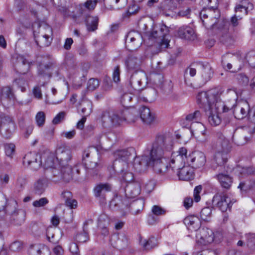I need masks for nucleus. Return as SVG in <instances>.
I'll list each match as a JSON object with an SVG mask.
<instances>
[{
    "instance_id": "nucleus-1",
    "label": "nucleus",
    "mask_w": 255,
    "mask_h": 255,
    "mask_svg": "<svg viewBox=\"0 0 255 255\" xmlns=\"http://www.w3.org/2000/svg\"><path fill=\"white\" fill-rule=\"evenodd\" d=\"M171 138L165 134L157 135L151 147L146 150L135 161V168L139 172L151 166L157 173H165L168 165L165 158L168 157L172 149Z\"/></svg>"
},
{
    "instance_id": "nucleus-17",
    "label": "nucleus",
    "mask_w": 255,
    "mask_h": 255,
    "mask_svg": "<svg viewBox=\"0 0 255 255\" xmlns=\"http://www.w3.org/2000/svg\"><path fill=\"white\" fill-rule=\"evenodd\" d=\"M27 11L29 14L35 20L42 19L47 10L45 7L37 3H32L28 5Z\"/></svg>"
},
{
    "instance_id": "nucleus-47",
    "label": "nucleus",
    "mask_w": 255,
    "mask_h": 255,
    "mask_svg": "<svg viewBox=\"0 0 255 255\" xmlns=\"http://www.w3.org/2000/svg\"><path fill=\"white\" fill-rule=\"evenodd\" d=\"M61 172L64 180L66 182H69L72 178V168L71 166L69 164L65 166H61Z\"/></svg>"
},
{
    "instance_id": "nucleus-34",
    "label": "nucleus",
    "mask_w": 255,
    "mask_h": 255,
    "mask_svg": "<svg viewBox=\"0 0 255 255\" xmlns=\"http://www.w3.org/2000/svg\"><path fill=\"white\" fill-rule=\"evenodd\" d=\"M254 8L253 4L250 0H237L235 11H244L245 13L252 10Z\"/></svg>"
},
{
    "instance_id": "nucleus-9",
    "label": "nucleus",
    "mask_w": 255,
    "mask_h": 255,
    "mask_svg": "<svg viewBox=\"0 0 255 255\" xmlns=\"http://www.w3.org/2000/svg\"><path fill=\"white\" fill-rule=\"evenodd\" d=\"M116 156L117 158L114 163V168H118L123 166V164L124 162L128 163V161L131 158L134 159V167H135V159L139 157L135 156L134 149L132 148L117 151L116 153Z\"/></svg>"
},
{
    "instance_id": "nucleus-53",
    "label": "nucleus",
    "mask_w": 255,
    "mask_h": 255,
    "mask_svg": "<svg viewBox=\"0 0 255 255\" xmlns=\"http://www.w3.org/2000/svg\"><path fill=\"white\" fill-rule=\"evenodd\" d=\"M164 10H173L177 7V4L173 0H165L163 1L161 6Z\"/></svg>"
},
{
    "instance_id": "nucleus-62",
    "label": "nucleus",
    "mask_w": 255,
    "mask_h": 255,
    "mask_svg": "<svg viewBox=\"0 0 255 255\" xmlns=\"http://www.w3.org/2000/svg\"><path fill=\"white\" fill-rule=\"evenodd\" d=\"M26 178L23 176H19L17 178L16 182V188L18 191H20L23 190L26 184Z\"/></svg>"
},
{
    "instance_id": "nucleus-10",
    "label": "nucleus",
    "mask_w": 255,
    "mask_h": 255,
    "mask_svg": "<svg viewBox=\"0 0 255 255\" xmlns=\"http://www.w3.org/2000/svg\"><path fill=\"white\" fill-rule=\"evenodd\" d=\"M147 83L146 75L142 71H136L131 75L129 81L130 87L137 92L143 90Z\"/></svg>"
},
{
    "instance_id": "nucleus-61",
    "label": "nucleus",
    "mask_w": 255,
    "mask_h": 255,
    "mask_svg": "<svg viewBox=\"0 0 255 255\" xmlns=\"http://www.w3.org/2000/svg\"><path fill=\"white\" fill-rule=\"evenodd\" d=\"M36 121L39 127L43 126L45 120V116L43 112H39L36 116Z\"/></svg>"
},
{
    "instance_id": "nucleus-5",
    "label": "nucleus",
    "mask_w": 255,
    "mask_h": 255,
    "mask_svg": "<svg viewBox=\"0 0 255 255\" xmlns=\"http://www.w3.org/2000/svg\"><path fill=\"white\" fill-rule=\"evenodd\" d=\"M103 124L105 127L116 128L120 126L124 121L134 122L130 118L128 110L105 112L102 117Z\"/></svg>"
},
{
    "instance_id": "nucleus-43",
    "label": "nucleus",
    "mask_w": 255,
    "mask_h": 255,
    "mask_svg": "<svg viewBox=\"0 0 255 255\" xmlns=\"http://www.w3.org/2000/svg\"><path fill=\"white\" fill-rule=\"evenodd\" d=\"M234 171L239 177H246L254 173V170L252 167H244L239 165L237 166L235 168H234Z\"/></svg>"
},
{
    "instance_id": "nucleus-28",
    "label": "nucleus",
    "mask_w": 255,
    "mask_h": 255,
    "mask_svg": "<svg viewBox=\"0 0 255 255\" xmlns=\"http://www.w3.org/2000/svg\"><path fill=\"white\" fill-rule=\"evenodd\" d=\"M200 235H197V238L201 244L206 245L214 241L213 232L208 229H202L199 230Z\"/></svg>"
},
{
    "instance_id": "nucleus-16",
    "label": "nucleus",
    "mask_w": 255,
    "mask_h": 255,
    "mask_svg": "<svg viewBox=\"0 0 255 255\" xmlns=\"http://www.w3.org/2000/svg\"><path fill=\"white\" fill-rule=\"evenodd\" d=\"M197 68L201 84H204L211 80L213 75V71L209 63H199L197 64Z\"/></svg>"
},
{
    "instance_id": "nucleus-45",
    "label": "nucleus",
    "mask_w": 255,
    "mask_h": 255,
    "mask_svg": "<svg viewBox=\"0 0 255 255\" xmlns=\"http://www.w3.org/2000/svg\"><path fill=\"white\" fill-rule=\"evenodd\" d=\"M202 114L199 110H196L193 113L188 114L185 118V120L188 122H195L198 124L201 120Z\"/></svg>"
},
{
    "instance_id": "nucleus-36",
    "label": "nucleus",
    "mask_w": 255,
    "mask_h": 255,
    "mask_svg": "<svg viewBox=\"0 0 255 255\" xmlns=\"http://www.w3.org/2000/svg\"><path fill=\"white\" fill-rule=\"evenodd\" d=\"M37 155L34 152H29L23 158V162L27 163L33 170H36L40 167V163L37 161Z\"/></svg>"
},
{
    "instance_id": "nucleus-2",
    "label": "nucleus",
    "mask_w": 255,
    "mask_h": 255,
    "mask_svg": "<svg viewBox=\"0 0 255 255\" xmlns=\"http://www.w3.org/2000/svg\"><path fill=\"white\" fill-rule=\"evenodd\" d=\"M223 93L222 88H215L207 92H199L197 96V103L205 109L208 121L212 126L216 127L221 123V111L228 112L226 109V106L220 99V96Z\"/></svg>"
},
{
    "instance_id": "nucleus-57",
    "label": "nucleus",
    "mask_w": 255,
    "mask_h": 255,
    "mask_svg": "<svg viewBox=\"0 0 255 255\" xmlns=\"http://www.w3.org/2000/svg\"><path fill=\"white\" fill-rule=\"evenodd\" d=\"M100 82L98 79L91 78L87 83V89L89 91H94L99 86Z\"/></svg>"
},
{
    "instance_id": "nucleus-27",
    "label": "nucleus",
    "mask_w": 255,
    "mask_h": 255,
    "mask_svg": "<svg viewBox=\"0 0 255 255\" xmlns=\"http://www.w3.org/2000/svg\"><path fill=\"white\" fill-rule=\"evenodd\" d=\"M111 190L110 185L108 183H100L97 185L94 188L95 196L100 200L104 201L105 200L106 193Z\"/></svg>"
},
{
    "instance_id": "nucleus-22",
    "label": "nucleus",
    "mask_w": 255,
    "mask_h": 255,
    "mask_svg": "<svg viewBox=\"0 0 255 255\" xmlns=\"http://www.w3.org/2000/svg\"><path fill=\"white\" fill-rule=\"evenodd\" d=\"M217 141L215 148L216 151L229 153L231 145L230 141L221 132L217 133Z\"/></svg>"
},
{
    "instance_id": "nucleus-50",
    "label": "nucleus",
    "mask_w": 255,
    "mask_h": 255,
    "mask_svg": "<svg viewBox=\"0 0 255 255\" xmlns=\"http://www.w3.org/2000/svg\"><path fill=\"white\" fill-rule=\"evenodd\" d=\"M233 138L236 144L243 145L248 142L249 138L245 135L244 132H243L239 135H234Z\"/></svg>"
},
{
    "instance_id": "nucleus-26",
    "label": "nucleus",
    "mask_w": 255,
    "mask_h": 255,
    "mask_svg": "<svg viewBox=\"0 0 255 255\" xmlns=\"http://www.w3.org/2000/svg\"><path fill=\"white\" fill-rule=\"evenodd\" d=\"M115 170L119 173L121 178L124 181L129 183L133 180L134 175L133 173L129 171L128 163L124 162L123 166L115 168Z\"/></svg>"
},
{
    "instance_id": "nucleus-48",
    "label": "nucleus",
    "mask_w": 255,
    "mask_h": 255,
    "mask_svg": "<svg viewBox=\"0 0 255 255\" xmlns=\"http://www.w3.org/2000/svg\"><path fill=\"white\" fill-rule=\"evenodd\" d=\"M88 222L84 223L83 226V233L79 234L76 236V240L80 243H84L89 240V236L87 232V226L88 225Z\"/></svg>"
},
{
    "instance_id": "nucleus-32",
    "label": "nucleus",
    "mask_w": 255,
    "mask_h": 255,
    "mask_svg": "<svg viewBox=\"0 0 255 255\" xmlns=\"http://www.w3.org/2000/svg\"><path fill=\"white\" fill-rule=\"evenodd\" d=\"M178 36L182 39L193 40L196 37L194 29L188 26H182L177 31Z\"/></svg>"
},
{
    "instance_id": "nucleus-15",
    "label": "nucleus",
    "mask_w": 255,
    "mask_h": 255,
    "mask_svg": "<svg viewBox=\"0 0 255 255\" xmlns=\"http://www.w3.org/2000/svg\"><path fill=\"white\" fill-rule=\"evenodd\" d=\"M171 164H175V165L172 166L171 164L170 168H171L172 170H174L175 169L179 170L177 171V175L180 180L188 181L193 178L194 172L191 167L190 166H183L181 168H180V165H182L180 163L178 164H177L176 162L172 163V160H171Z\"/></svg>"
},
{
    "instance_id": "nucleus-41",
    "label": "nucleus",
    "mask_w": 255,
    "mask_h": 255,
    "mask_svg": "<svg viewBox=\"0 0 255 255\" xmlns=\"http://www.w3.org/2000/svg\"><path fill=\"white\" fill-rule=\"evenodd\" d=\"M89 68V64L88 63H84L82 64L80 67H75L74 68H71L70 70V73L71 74L77 76L78 75H80V72H81V75L82 76H85V75L87 74Z\"/></svg>"
},
{
    "instance_id": "nucleus-25",
    "label": "nucleus",
    "mask_w": 255,
    "mask_h": 255,
    "mask_svg": "<svg viewBox=\"0 0 255 255\" xmlns=\"http://www.w3.org/2000/svg\"><path fill=\"white\" fill-rule=\"evenodd\" d=\"M37 28H39V30L37 31L35 29V25L33 26V33L35 35V33H41V35L42 37L43 40H45V42L43 44V46H48L50 43V41L49 40L50 34H52V29L48 25L45 24L40 25L37 24Z\"/></svg>"
},
{
    "instance_id": "nucleus-20",
    "label": "nucleus",
    "mask_w": 255,
    "mask_h": 255,
    "mask_svg": "<svg viewBox=\"0 0 255 255\" xmlns=\"http://www.w3.org/2000/svg\"><path fill=\"white\" fill-rule=\"evenodd\" d=\"M13 59H15L14 67L17 72L24 74L28 72L30 68V63L23 56L16 55L13 57Z\"/></svg>"
},
{
    "instance_id": "nucleus-49",
    "label": "nucleus",
    "mask_w": 255,
    "mask_h": 255,
    "mask_svg": "<svg viewBox=\"0 0 255 255\" xmlns=\"http://www.w3.org/2000/svg\"><path fill=\"white\" fill-rule=\"evenodd\" d=\"M235 58V57L234 55L230 53H227L223 57L222 60V65L227 70L231 69L232 65L229 62V61H232Z\"/></svg>"
},
{
    "instance_id": "nucleus-51",
    "label": "nucleus",
    "mask_w": 255,
    "mask_h": 255,
    "mask_svg": "<svg viewBox=\"0 0 255 255\" xmlns=\"http://www.w3.org/2000/svg\"><path fill=\"white\" fill-rule=\"evenodd\" d=\"M141 245L144 250L148 251L157 246V241L155 238L152 237L147 241H144Z\"/></svg>"
},
{
    "instance_id": "nucleus-59",
    "label": "nucleus",
    "mask_w": 255,
    "mask_h": 255,
    "mask_svg": "<svg viewBox=\"0 0 255 255\" xmlns=\"http://www.w3.org/2000/svg\"><path fill=\"white\" fill-rule=\"evenodd\" d=\"M105 219V216H101L100 217V218L98 220V227L101 229V234L104 236V237L108 236L109 234V232L108 229L102 225L101 220Z\"/></svg>"
},
{
    "instance_id": "nucleus-39",
    "label": "nucleus",
    "mask_w": 255,
    "mask_h": 255,
    "mask_svg": "<svg viewBox=\"0 0 255 255\" xmlns=\"http://www.w3.org/2000/svg\"><path fill=\"white\" fill-rule=\"evenodd\" d=\"M139 113L140 118L144 123L150 124L153 121L154 116L148 108L145 106L141 107Z\"/></svg>"
},
{
    "instance_id": "nucleus-55",
    "label": "nucleus",
    "mask_w": 255,
    "mask_h": 255,
    "mask_svg": "<svg viewBox=\"0 0 255 255\" xmlns=\"http://www.w3.org/2000/svg\"><path fill=\"white\" fill-rule=\"evenodd\" d=\"M17 205V203L15 201H12L5 206V213H8L10 214H13L16 212Z\"/></svg>"
},
{
    "instance_id": "nucleus-19",
    "label": "nucleus",
    "mask_w": 255,
    "mask_h": 255,
    "mask_svg": "<svg viewBox=\"0 0 255 255\" xmlns=\"http://www.w3.org/2000/svg\"><path fill=\"white\" fill-rule=\"evenodd\" d=\"M150 80L153 85L164 91H166L167 90L170 91L172 87L171 81L165 82L164 77L161 74L153 73L151 74Z\"/></svg>"
},
{
    "instance_id": "nucleus-64",
    "label": "nucleus",
    "mask_w": 255,
    "mask_h": 255,
    "mask_svg": "<svg viewBox=\"0 0 255 255\" xmlns=\"http://www.w3.org/2000/svg\"><path fill=\"white\" fill-rule=\"evenodd\" d=\"M22 245L21 242L18 241L14 242L11 244L9 246L10 251L16 252L20 251L22 249Z\"/></svg>"
},
{
    "instance_id": "nucleus-4",
    "label": "nucleus",
    "mask_w": 255,
    "mask_h": 255,
    "mask_svg": "<svg viewBox=\"0 0 255 255\" xmlns=\"http://www.w3.org/2000/svg\"><path fill=\"white\" fill-rule=\"evenodd\" d=\"M169 32L168 27L164 24H154L149 31L146 32V36L149 39L155 40L159 51H161L167 48L169 45V40L166 38Z\"/></svg>"
},
{
    "instance_id": "nucleus-56",
    "label": "nucleus",
    "mask_w": 255,
    "mask_h": 255,
    "mask_svg": "<svg viewBox=\"0 0 255 255\" xmlns=\"http://www.w3.org/2000/svg\"><path fill=\"white\" fill-rule=\"evenodd\" d=\"M212 209L210 207H205L202 209L200 212V217L202 220L208 221L211 218Z\"/></svg>"
},
{
    "instance_id": "nucleus-46",
    "label": "nucleus",
    "mask_w": 255,
    "mask_h": 255,
    "mask_svg": "<svg viewBox=\"0 0 255 255\" xmlns=\"http://www.w3.org/2000/svg\"><path fill=\"white\" fill-rule=\"evenodd\" d=\"M81 112L86 117L90 115L92 111V104L90 101L83 100L82 104Z\"/></svg>"
},
{
    "instance_id": "nucleus-52",
    "label": "nucleus",
    "mask_w": 255,
    "mask_h": 255,
    "mask_svg": "<svg viewBox=\"0 0 255 255\" xmlns=\"http://www.w3.org/2000/svg\"><path fill=\"white\" fill-rule=\"evenodd\" d=\"M1 101L4 99H12L14 98V95L11 89L9 87H5L0 89Z\"/></svg>"
},
{
    "instance_id": "nucleus-30",
    "label": "nucleus",
    "mask_w": 255,
    "mask_h": 255,
    "mask_svg": "<svg viewBox=\"0 0 255 255\" xmlns=\"http://www.w3.org/2000/svg\"><path fill=\"white\" fill-rule=\"evenodd\" d=\"M140 191V185L139 183H131L125 188L126 196L128 198H134L139 195Z\"/></svg>"
},
{
    "instance_id": "nucleus-29",
    "label": "nucleus",
    "mask_w": 255,
    "mask_h": 255,
    "mask_svg": "<svg viewBox=\"0 0 255 255\" xmlns=\"http://www.w3.org/2000/svg\"><path fill=\"white\" fill-rule=\"evenodd\" d=\"M129 204L128 198H123L121 196L117 195L110 202V207L113 210H117L118 208L123 209L125 207H127Z\"/></svg>"
},
{
    "instance_id": "nucleus-24",
    "label": "nucleus",
    "mask_w": 255,
    "mask_h": 255,
    "mask_svg": "<svg viewBox=\"0 0 255 255\" xmlns=\"http://www.w3.org/2000/svg\"><path fill=\"white\" fill-rule=\"evenodd\" d=\"M230 170L228 168L225 169L224 171H218L219 173L216 175V177L220 182L221 186L226 189H229L231 187L233 183L232 178L229 175Z\"/></svg>"
},
{
    "instance_id": "nucleus-7",
    "label": "nucleus",
    "mask_w": 255,
    "mask_h": 255,
    "mask_svg": "<svg viewBox=\"0 0 255 255\" xmlns=\"http://www.w3.org/2000/svg\"><path fill=\"white\" fill-rule=\"evenodd\" d=\"M200 17L203 25L207 29L221 28L222 23L225 20L221 18L218 9L204 8L200 12Z\"/></svg>"
},
{
    "instance_id": "nucleus-37",
    "label": "nucleus",
    "mask_w": 255,
    "mask_h": 255,
    "mask_svg": "<svg viewBox=\"0 0 255 255\" xmlns=\"http://www.w3.org/2000/svg\"><path fill=\"white\" fill-rule=\"evenodd\" d=\"M222 24L223 25V28H222L220 32V40L222 42L226 43H230L233 41V38L231 33L229 32V23L228 21L225 20Z\"/></svg>"
},
{
    "instance_id": "nucleus-21",
    "label": "nucleus",
    "mask_w": 255,
    "mask_h": 255,
    "mask_svg": "<svg viewBox=\"0 0 255 255\" xmlns=\"http://www.w3.org/2000/svg\"><path fill=\"white\" fill-rule=\"evenodd\" d=\"M238 96L239 93L236 89H229L226 91L225 95V103H223L226 106V109L228 110V111L232 109L235 104L238 103L237 100Z\"/></svg>"
},
{
    "instance_id": "nucleus-3",
    "label": "nucleus",
    "mask_w": 255,
    "mask_h": 255,
    "mask_svg": "<svg viewBox=\"0 0 255 255\" xmlns=\"http://www.w3.org/2000/svg\"><path fill=\"white\" fill-rule=\"evenodd\" d=\"M187 150L185 147L180 148L178 151L172 154V163H180L181 164L187 162L193 168H199L204 166L206 158L204 153L201 151H195L187 156Z\"/></svg>"
},
{
    "instance_id": "nucleus-42",
    "label": "nucleus",
    "mask_w": 255,
    "mask_h": 255,
    "mask_svg": "<svg viewBox=\"0 0 255 255\" xmlns=\"http://www.w3.org/2000/svg\"><path fill=\"white\" fill-rule=\"evenodd\" d=\"M86 24L89 31H94L97 29L99 18L97 16H87L86 18Z\"/></svg>"
},
{
    "instance_id": "nucleus-12",
    "label": "nucleus",
    "mask_w": 255,
    "mask_h": 255,
    "mask_svg": "<svg viewBox=\"0 0 255 255\" xmlns=\"http://www.w3.org/2000/svg\"><path fill=\"white\" fill-rule=\"evenodd\" d=\"M142 42L141 35L137 31H131L128 33L126 38V45L129 50L139 47Z\"/></svg>"
},
{
    "instance_id": "nucleus-44",
    "label": "nucleus",
    "mask_w": 255,
    "mask_h": 255,
    "mask_svg": "<svg viewBox=\"0 0 255 255\" xmlns=\"http://www.w3.org/2000/svg\"><path fill=\"white\" fill-rule=\"evenodd\" d=\"M140 63V60L134 55L129 56L126 62L127 67L128 70H134L138 68Z\"/></svg>"
},
{
    "instance_id": "nucleus-8",
    "label": "nucleus",
    "mask_w": 255,
    "mask_h": 255,
    "mask_svg": "<svg viewBox=\"0 0 255 255\" xmlns=\"http://www.w3.org/2000/svg\"><path fill=\"white\" fill-rule=\"evenodd\" d=\"M99 155L97 151L93 147L85 150L83 154V160L88 176L97 175L100 164L98 163Z\"/></svg>"
},
{
    "instance_id": "nucleus-31",
    "label": "nucleus",
    "mask_w": 255,
    "mask_h": 255,
    "mask_svg": "<svg viewBox=\"0 0 255 255\" xmlns=\"http://www.w3.org/2000/svg\"><path fill=\"white\" fill-rule=\"evenodd\" d=\"M184 223L188 230L191 232L197 231L201 225L200 219L195 216H189L186 217L184 220Z\"/></svg>"
},
{
    "instance_id": "nucleus-33",
    "label": "nucleus",
    "mask_w": 255,
    "mask_h": 255,
    "mask_svg": "<svg viewBox=\"0 0 255 255\" xmlns=\"http://www.w3.org/2000/svg\"><path fill=\"white\" fill-rule=\"evenodd\" d=\"M138 98L139 100L143 102H152L153 101L156 95V92L154 89L149 88L145 91L141 90L138 92Z\"/></svg>"
},
{
    "instance_id": "nucleus-11",
    "label": "nucleus",
    "mask_w": 255,
    "mask_h": 255,
    "mask_svg": "<svg viewBox=\"0 0 255 255\" xmlns=\"http://www.w3.org/2000/svg\"><path fill=\"white\" fill-rule=\"evenodd\" d=\"M213 203L222 212L226 211L228 209H230L233 204L230 198L224 192L216 193L213 198Z\"/></svg>"
},
{
    "instance_id": "nucleus-60",
    "label": "nucleus",
    "mask_w": 255,
    "mask_h": 255,
    "mask_svg": "<svg viewBox=\"0 0 255 255\" xmlns=\"http://www.w3.org/2000/svg\"><path fill=\"white\" fill-rule=\"evenodd\" d=\"M66 115V112L63 111L60 112L53 119L52 123L54 125L60 124L62 121L64 120Z\"/></svg>"
},
{
    "instance_id": "nucleus-35",
    "label": "nucleus",
    "mask_w": 255,
    "mask_h": 255,
    "mask_svg": "<svg viewBox=\"0 0 255 255\" xmlns=\"http://www.w3.org/2000/svg\"><path fill=\"white\" fill-rule=\"evenodd\" d=\"M28 252L30 255H48V248L42 244L31 245Z\"/></svg>"
},
{
    "instance_id": "nucleus-23",
    "label": "nucleus",
    "mask_w": 255,
    "mask_h": 255,
    "mask_svg": "<svg viewBox=\"0 0 255 255\" xmlns=\"http://www.w3.org/2000/svg\"><path fill=\"white\" fill-rule=\"evenodd\" d=\"M56 157L59 164L65 166L68 164V162L71 159V152L67 148L60 146L56 151Z\"/></svg>"
},
{
    "instance_id": "nucleus-6",
    "label": "nucleus",
    "mask_w": 255,
    "mask_h": 255,
    "mask_svg": "<svg viewBox=\"0 0 255 255\" xmlns=\"http://www.w3.org/2000/svg\"><path fill=\"white\" fill-rule=\"evenodd\" d=\"M59 67L53 62L46 63L44 59L42 60L38 67V73L35 77V81L37 85L44 86L47 84L52 74L58 75L59 74Z\"/></svg>"
},
{
    "instance_id": "nucleus-18",
    "label": "nucleus",
    "mask_w": 255,
    "mask_h": 255,
    "mask_svg": "<svg viewBox=\"0 0 255 255\" xmlns=\"http://www.w3.org/2000/svg\"><path fill=\"white\" fill-rule=\"evenodd\" d=\"M111 243L115 248L123 250L128 247L129 241L126 234L120 233L113 235L111 238Z\"/></svg>"
},
{
    "instance_id": "nucleus-13",
    "label": "nucleus",
    "mask_w": 255,
    "mask_h": 255,
    "mask_svg": "<svg viewBox=\"0 0 255 255\" xmlns=\"http://www.w3.org/2000/svg\"><path fill=\"white\" fill-rule=\"evenodd\" d=\"M228 153L216 151L212 162L213 168L217 171H224L225 169H228L226 166V163L228 160Z\"/></svg>"
},
{
    "instance_id": "nucleus-63",
    "label": "nucleus",
    "mask_w": 255,
    "mask_h": 255,
    "mask_svg": "<svg viewBox=\"0 0 255 255\" xmlns=\"http://www.w3.org/2000/svg\"><path fill=\"white\" fill-rule=\"evenodd\" d=\"M5 154L8 156H11L14 152L15 145L12 143L4 145Z\"/></svg>"
},
{
    "instance_id": "nucleus-40",
    "label": "nucleus",
    "mask_w": 255,
    "mask_h": 255,
    "mask_svg": "<svg viewBox=\"0 0 255 255\" xmlns=\"http://www.w3.org/2000/svg\"><path fill=\"white\" fill-rule=\"evenodd\" d=\"M61 196L64 199L65 205L71 209L76 208L77 206V202L76 200L72 199V194L69 191H64Z\"/></svg>"
},
{
    "instance_id": "nucleus-54",
    "label": "nucleus",
    "mask_w": 255,
    "mask_h": 255,
    "mask_svg": "<svg viewBox=\"0 0 255 255\" xmlns=\"http://www.w3.org/2000/svg\"><path fill=\"white\" fill-rule=\"evenodd\" d=\"M133 97V95L131 93H128L124 94L122 95L121 100V102L123 106L125 107H128L130 106L129 104L131 101Z\"/></svg>"
},
{
    "instance_id": "nucleus-58",
    "label": "nucleus",
    "mask_w": 255,
    "mask_h": 255,
    "mask_svg": "<svg viewBox=\"0 0 255 255\" xmlns=\"http://www.w3.org/2000/svg\"><path fill=\"white\" fill-rule=\"evenodd\" d=\"M48 202L49 201L46 198L43 197L39 200L34 201L32 203V205L34 207L40 208L45 206L48 203Z\"/></svg>"
},
{
    "instance_id": "nucleus-14",
    "label": "nucleus",
    "mask_w": 255,
    "mask_h": 255,
    "mask_svg": "<svg viewBox=\"0 0 255 255\" xmlns=\"http://www.w3.org/2000/svg\"><path fill=\"white\" fill-rule=\"evenodd\" d=\"M235 117L238 119H243L247 117L250 113V107L246 101L238 102L232 108Z\"/></svg>"
},
{
    "instance_id": "nucleus-38",
    "label": "nucleus",
    "mask_w": 255,
    "mask_h": 255,
    "mask_svg": "<svg viewBox=\"0 0 255 255\" xmlns=\"http://www.w3.org/2000/svg\"><path fill=\"white\" fill-rule=\"evenodd\" d=\"M47 186V179L45 178H41L34 183L33 192L35 194L40 195L45 191Z\"/></svg>"
}]
</instances>
